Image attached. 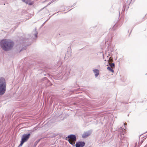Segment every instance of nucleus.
Segmentation results:
<instances>
[{
	"instance_id": "obj_1",
	"label": "nucleus",
	"mask_w": 147,
	"mask_h": 147,
	"mask_svg": "<svg viewBox=\"0 0 147 147\" xmlns=\"http://www.w3.org/2000/svg\"><path fill=\"white\" fill-rule=\"evenodd\" d=\"M0 46L5 51L10 50L14 45V42L10 40L5 39L1 40L0 42Z\"/></svg>"
},
{
	"instance_id": "obj_2",
	"label": "nucleus",
	"mask_w": 147,
	"mask_h": 147,
	"mask_svg": "<svg viewBox=\"0 0 147 147\" xmlns=\"http://www.w3.org/2000/svg\"><path fill=\"white\" fill-rule=\"evenodd\" d=\"M6 90V83L5 79L0 78V95H3Z\"/></svg>"
},
{
	"instance_id": "obj_3",
	"label": "nucleus",
	"mask_w": 147,
	"mask_h": 147,
	"mask_svg": "<svg viewBox=\"0 0 147 147\" xmlns=\"http://www.w3.org/2000/svg\"><path fill=\"white\" fill-rule=\"evenodd\" d=\"M30 134L29 133L28 134H24L23 135L20 142V144L19 147L22 146L23 144L25 142H27L30 137Z\"/></svg>"
},
{
	"instance_id": "obj_4",
	"label": "nucleus",
	"mask_w": 147,
	"mask_h": 147,
	"mask_svg": "<svg viewBox=\"0 0 147 147\" xmlns=\"http://www.w3.org/2000/svg\"><path fill=\"white\" fill-rule=\"evenodd\" d=\"M67 138L69 139L68 141L69 143L72 145L75 144V142L77 139L76 135L74 134H71L68 135Z\"/></svg>"
},
{
	"instance_id": "obj_5",
	"label": "nucleus",
	"mask_w": 147,
	"mask_h": 147,
	"mask_svg": "<svg viewBox=\"0 0 147 147\" xmlns=\"http://www.w3.org/2000/svg\"><path fill=\"white\" fill-rule=\"evenodd\" d=\"M37 34L38 33L36 32H35L34 33H33V34H28L26 36V38H23V39L21 38V40L23 41L26 40L28 38H33L34 35V37L33 38L36 39L37 38Z\"/></svg>"
},
{
	"instance_id": "obj_6",
	"label": "nucleus",
	"mask_w": 147,
	"mask_h": 147,
	"mask_svg": "<svg viewBox=\"0 0 147 147\" xmlns=\"http://www.w3.org/2000/svg\"><path fill=\"white\" fill-rule=\"evenodd\" d=\"M71 69L69 66H66L64 67L63 73L64 74L63 77H68L69 74Z\"/></svg>"
},
{
	"instance_id": "obj_7",
	"label": "nucleus",
	"mask_w": 147,
	"mask_h": 147,
	"mask_svg": "<svg viewBox=\"0 0 147 147\" xmlns=\"http://www.w3.org/2000/svg\"><path fill=\"white\" fill-rule=\"evenodd\" d=\"M85 145V143L84 142L80 141L77 142L76 144V147H83Z\"/></svg>"
},
{
	"instance_id": "obj_8",
	"label": "nucleus",
	"mask_w": 147,
	"mask_h": 147,
	"mask_svg": "<svg viewBox=\"0 0 147 147\" xmlns=\"http://www.w3.org/2000/svg\"><path fill=\"white\" fill-rule=\"evenodd\" d=\"M91 134V131H87L84 132L82 135V138H85L90 136Z\"/></svg>"
},
{
	"instance_id": "obj_9",
	"label": "nucleus",
	"mask_w": 147,
	"mask_h": 147,
	"mask_svg": "<svg viewBox=\"0 0 147 147\" xmlns=\"http://www.w3.org/2000/svg\"><path fill=\"white\" fill-rule=\"evenodd\" d=\"M125 129L124 127L122 128L121 127H120L118 129V131L121 132L123 135L125 132Z\"/></svg>"
},
{
	"instance_id": "obj_10",
	"label": "nucleus",
	"mask_w": 147,
	"mask_h": 147,
	"mask_svg": "<svg viewBox=\"0 0 147 147\" xmlns=\"http://www.w3.org/2000/svg\"><path fill=\"white\" fill-rule=\"evenodd\" d=\"M93 71L95 77H97L99 74V70L98 69H94L93 70Z\"/></svg>"
},
{
	"instance_id": "obj_11",
	"label": "nucleus",
	"mask_w": 147,
	"mask_h": 147,
	"mask_svg": "<svg viewBox=\"0 0 147 147\" xmlns=\"http://www.w3.org/2000/svg\"><path fill=\"white\" fill-rule=\"evenodd\" d=\"M25 3L30 5H32L33 4V2H32L31 0H25Z\"/></svg>"
},
{
	"instance_id": "obj_12",
	"label": "nucleus",
	"mask_w": 147,
	"mask_h": 147,
	"mask_svg": "<svg viewBox=\"0 0 147 147\" xmlns=\"http://www.w3.org/2000/svg\"><path fill=\"white\" fill-rule=\"evenodd\" d=\"M107 69H108L109 71L111 72L112 73H113L114 72V71L113 70L112 68L108 66L107 67Z\"/></svg>"
},
{
	"instance_id": "obj_13",
	"label": "nucleus",
	"mask_w": 147,
	"mask_h": 147,
	"mask_svg": "<svg viewBox=\"0 0 147 147\" xmlns=\"http://www.w3.org/2000/svg\"><path fill=\"white\" fill-rule=\"evenodd\" d=\"M132 0H127V1L126 3L127 4V6H128L127 7H129V5L130 4Z\"/></svg>"
},
{
	"instance_id": "obj_14",
	"label": "nucleus",
	"mask_w": 147,
	"mask_h": 147,
	"mask_svg": "<svg viewBox=\"0 0 147 147\" xmlns=\"http://www.w3.org/2000/svg\"><path fill=\"white\" fill-rule=\"evenodd\" d=\"M109 65L110 67L112 68V67H115V64L114 63H110L109 64Z\"/></svg>"
},
{
	"instance_id": "obj_15",
	"label": "nucleus",
	"mask_w": 147,
	"mask_h": 147,
	"mask_svg": "<svg viewBox=\"0 0 147 147\" xmlns=\"http://www.w3.org/2000/svg\"><path fill=\"white\" fill-rule=\"evenodd\" d=\"M40 139H38L34 143V145L35 146H36V145L38 144V143L39 142L40 140Z\"/></svg>"
},
{
	"instance_id": "obj_16",
	"label": "nucleus",
	"mask_w": 147,
	"mask_h": 147,
	"mask_svg": "<svg viewBox=\"0 0 147 147\" xmlns=\"http://www.w3.org/2000/svg\"><path fill=\"white\" fill-rule=\"evenodd\" d=\"M22 51V49H20V50H17L16 52L17 53H20Z\"/></svg>"
},
{
	"instance_id": "obj_17",
	"label": "nucleus",
	"mask_w": 147,
	"mask_h": 147,
	"mask_svg": "<svg viewBox=\"0 0 147 147\" xmlns=\"http://www.w3.org/2000/svg\"><path fill=\"white\" fill-rule=\"evenodd\" d=\"M124 125L125 127V125H127V123H124Z\"/></svg>"
},
{
	"instance_id": "obj_18",
	"label": "nucleus",
	"mask_w": 147,
	"mask_h": 147,
	"mask_svg": "<svg viewBox=\"0 0 147 147\" xmlns=\"http://www.w3.org/2000/svg\"><path fill=\"white\" fill-rule=\"evenodd\" d=\"M25 3V0H22Z\"/></svg>"
},
{
	"instance_id": "obj_19",
	"label": "nucleus",
	"mask_w": 147,
	"mask_h": 147,
	"mask_svg": "<svg viewBox=\"0 0 147 147\" xmlns=\"http://www.w3.org/2000/svg\"><path fill=\"white\" fill-rule=\"evenodd\" d=\"M108 50H111V49H108Z\"/></svg>"
},
{
	"instance_id": "obj_20",
	"label": "nucleus",
	"mask_w": 147,
	"mask_h": 147,
	"mask_svg": "<svg viewBox=\"0 0 147 147\" xmlns=\"http://www.w3.org/2000/svg\"><path fill=\"white\" fill-rule=\"evenodd\" d=\"M45 22H44V23L43 24V25L45 23Z\"/></svg>"
}]
</instances>
